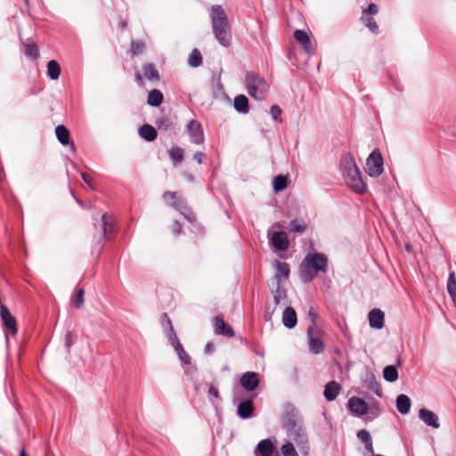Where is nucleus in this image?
Masks as SVG:
<instances>
[{
    "label": "nucleus",
    "mask_w": 456,
    "mask_h": 456,
    "mask_svg": "<svg viewBox=\"0 0 456 456\" xmlns=\"http://www.w3.org/2000/svg\"><path fill=\"white\" fill-rule=\"evenodd\" d=\"M211 23L215 38L222 46L229 47L232 39L231 28L226 12L219 4L211 8Z\"/></svg>",
    "instance_id": "nucleus-1"
},
{
    "label": "nucleus",
    "mask_w": 456,
    "mask_h": 456,
    "mask_svg": "<svg viewBox=\"0 0 456 456\" xmlns=\"http://www.w3.org/2000/svg\"><path fill=\"white\" fill-rule=\"evenodd\" d=\"M340 170L346 184L357 193H364L367 185L351 154H345L340 160Z\"/></svg>",
    "instance_id": "nucleus-2"
},
{
    "label": "nucleus",
    "mask_w": 456,
    "mask_h": 456,
    "mask_svg": "<svg viewBox=\"0 0 456 456\" xmlns=\"http://www.w3.org/2000/svg\"><path fill=\"white\" fill-rule=\"evenodd\" d=\"M328 258L322 253H308L302 261L299 273L300 279L305 283L314 280L317 273H327Z\"/></svg>",
    "instance_id": "nucleus-3"
},
{
    "label": "nucleus",
    "mask_w": 456,
    "mask_h": 456,
    "mask_svg": "<svg viewBox=\"0 0 456 456\" xmlns=\"http://www.w3.org/2000/svg\"><path fill=\"white\" fill-rule=\"evenodd\" d=\"M245 83L248 94L256 101H263L266 98L269 85L258 74L248 71L245 77Z\"/></svg>",
    "instance_id": "nucleus-4"
},
{
    "label": "nucleus",
    "mask_w": 456,
    "mask_h": 456,
    "mask_svg": "<svg viewBox=\"0 0 456 456\" xmlns=\"http://www.w3.org/2000/svg\"><path fill=\"white\" fill-rule=\"evenodd\" d=\"M283 428L287 433L295 429L303 424V419L299 415L298 411L291 404L285 406L284 413L282 416Z\"/></svg>",
    "instance_id": "nucleus-5"
},
{
    "label": "nucleus",
    "mask_w": 456,
    "mask_h": 456,
    "mask_svg": "<svg viewBox=\"0 0 456 456\" xmlns=\"http://www.w3.org/2000/svg\"><path fill=\"white\" fill-rule=\"evenodd\" d=\"M366 170L370 176L378 177L383 172V158L379 150H374L366 160Z\"/></svg>",
    "instance_id": "nucleus-6"
},
{
    "label": "nucleus",
    "mask_w": 456,
    "mask_h": 456,
    "mask_svg": "<svg viewBox=\"0 0 456 456\" xmlns=\"http://www.w3.org/2000/svg\"><path fill=\"white\" fill-rule=\"evenodd\" d=\"M288 436L295 441L299 451L303 455H307L309 452V441L308 436L303 424L295 429L289 431Z\"/></svg>",
    "instance_id": "nucleus-7"
},
{
    "label": "nucleus",
    "mask_w": 456,
    "mask_h": 456,
    "mask_svg": "<svg viewBox=\"0 0 456 456\" xmlns=\"http://www.w3.org/2000/svg\"><path fill=\"white\" fill-rule=\"evenodd\" d=\"M0 318L4 328L12 335L17 334V322L5 305H0Z\"/></svg>",
    "instance_id": "nucleus-8"
},
{
    "label": "nucleus",
    "mask_w": 456,
    "mask_h": 456,
    "mask_svg": "<svg viewBox=\"0 0 456 456\" xmlns=\"http://www.w3.org/2000/svg\"><path fill=\"white\" fill-rule=\"evenodd\" d=\"M173 208L177 209L181 215L191 224L196 222V216L187 205L173 192Z\"/></svg>",
    "instance_id": "nucleus-9"
},
{
    "label": "nucleus",
    "mask_w": 456,
    "mask_h": 456,
    "mask_svg": "<svg viewBox=\"0 0 456 456\" xmlns=\"http://www.w3.org/2000/svg\"><path fill=\"white\" fill-rule=\"evenodd\" d=\"M187 131L191 142L196 144H201L204 142L203 130L201 125L199 122L195 120H191L187 124Z\"/></svg>",
    "instance_id": "nucleus-10"
},
{
    "label": "nucleus",
    "mask_w": 456,
    "mask_h": 456,
    "mask_svg": "<svg viewBox=\"0 0 456 456\" xmlns=\"http://www.w3.org/2000/svg\"><path fill=\"white\" fill-rule=\"evenodd\" d=\"M349 410L358 417L367 414L369 411L368 403L362 398L352 397L348 400Z\"/></svg>",
    "instance_id": "nucleus-11"
},
{
    "label": "nucleus",
    "mask_w": 456,
    "mask_h": 456,
    "mask_svg": "<svg viewBox=\"0 0 456 456\" xmlns=\"http://www.w3.org/2000/svg\"><path fill=\"white\" fill-rule=\"evenodd\" d=\"M240 383L247 391H254L259 385L258 374L252 371L246 372L241 376Z\"/></svg>",
    "instance_id": "nucleus-12"
},
{
    "label": "nucleus",
    "mask_w": 456,
    "mask_h": 456,
    "mask_svg": "<svg viewBox=\"0 0 456 456\" xmlns=\"http://www.w3.org/2000/svg\"><path fill=\"white\" fill-rule=\"evenodd\" d=\"M55 134L59 142L64 146H69L71 151H76L75 143L70 140V134L64 125H58L55 128Z\"/></svg>",
    "instance_id": "nucleus-13"
},
{
    "label": "nucleus",
    "mask_w": 456,
    "mask_h": 456,
    "mask_svg": "<svg viewBox=\"0 0 456 456\" xmlns=\"http://www.w3.org/2000/svg\"><path fill=\"white\" fill-rule=\"evenodd\" d=\"M254 403L252 399L243 400L240 402L237 407V414L242 419H248L253 417Z\"/></svg>",
    "instance_id": "nucleus-14"
},
{
    "label": "nucleus",
    "mask_w": 456,
    "mask_h": 456,
    "mask_svg": "<svg viewBox=\"0 0 456 456\" xmlns=\"http://www.w3.org/2000/svg\"><path fill=\"white\" fill-rule=\"evenodd\" d=\"M368 319L371 328L380 330L384 327L385 314L380 309H372L368 314Z\"/></svg>",
    "instance_id": "nucleus-15"
},
{
    "label": "nucleus",
    "mask_w": 456,
    "mask_h": 456,
    "mask_svg": "<svg viewBox=\"0 0 456 456\" xmlns=\"http://www.w3.org/2000/svg\"><path fill=\"white\" fill-rule=\"evenodd\" d=\"M272 245L278 250H286L289 242L285 232H274L271 236Z\"/></svg>",
    "instance_id": "nucleus-16"
},
{
    "label": "nucleus",
    "mask_w": 456,
    "mask_h": 456,
    "mask_svg": "<svg viewBox=\"0 0 456 456\" xmlns=\"http://www.w3.org/2000/svg\"><path fill=\"white\" fill-rule=\"evenodd\" d=\"M214 322L216 334L222 335L227 338L234 337V331L232 328L229 324L225 323L222 317H215Z\"/></svg>",
    "instance_id": "nucleus-17"
},
{
    "label": "nucleus",
    "mask_w": 456,
    "mask_h": 456,
    "mask_svg": "<svg viewBox=\"0 0 456 456\" xmlns=\"http://www.w3.org/2000/svg\"><path fill=\"white\" fill-rule=\"evenodd\" d=\"M419 417L426 425L429 427L434 428H438L440 427L437 415L430 410L425 408L420 409L419 411Z\"/></svg>",
    "instance_id": "nucleus-18"
},
{
    "label": "nucleus",
    "mask_w": 456,
    "mask_h": 456,
    "mask_svg": "<svg viewBox=\"0 0 456 456\" xmlns=\"http://www.w3.org/2000/svg\"><path fill=\"white\" fill-rule=\"evenodd\" d=\"M294 38L304 47L305 51L307 53H314L311 39L305 31L301 29H296L294 31Z\"/></svg>",
    "instance_id": "nucleus-19"
},
{
    "label": "nucleus",
    "mask_w": 456,
    "mask_h": 456,
    "mask_svg": "<svg viewBox=\"0 0 456 456\" xmlns=\"http://www.w3.org/2000/svg\"><path fill=\"white\" fill-rule=\"evenodd\" d=\"M342 387L337 381H330L325 385L323 395L325 399L331 402L339 395Z\"/></svg>",
    "instance_id": "nucleus-20"
},
{
    "label": "nucleus",
    "mask_w": 456,
    "mask_h": 456,
    "mask_svg": "<svg viewBox=\"0 0 456 456\" xmlns=\"http://www.w3.org/2000/svg\"><path fill=\"white\" fill-rule=\"evenodd\" d=\"M143 77L152 82L156 83L160 80V75L156 66L151 62H146L142 65Z\"/></svg>",
    "instance_id": "nucleus-21"
},
{
    "label": "nucleus",
    "mask_w": 456,
    "mask_h": 456,
    "mask_svg": "<svg viewBox=\"0 0 456 456\" xmlns=\"http://www.w3.org/2000/svg\"><path fill=\"white\" fill-rule=\"evenodd\" d=\"M274 265L276 268V273L273 279V282H280L281 281V279H288L289 275V266L285 262H281L276 260L274 262Z\"/></svg>",
    "instance_id": "nucleus-22"
},
{
    "label": "nucleus",
    "mask_w": 456,
    "mask_h": 456,
    "mask_svg": "<svg viewBox=\"0 0 456 456\" xmlns=\"http://www.w3.org/2000/svg\"><path fill=\"white\" fill-rule=\"evenodd\" d=\"M274 451V444L270 439L261 440L256 449L255 453L262 456H272Z\"/></svg>",
    "instance_id": "nucleus-23"
},
{
    "label": "nucleus",
    "mask_w": 456,
    "mask_h": 456,
    "mask_svg": "<svg viewBox=\"0 0 456 456\" xmlns=\"http://www.w3.org/2000/svg\"><path fill=\"white\" fill-rule=\"evenodd\" d=\"M297 318L294 308L288 306L282 313V323L285 327L292 329L297 325Z\"/></svg>",
    "instance_id": "nucleus-24"
},
{
    "label": "nucleus",
    "mask_w": 456,
    "mask_h": 456,
    "mask_svg": "<svg viewBox=\"0 0 456 456\" xmlns=\"http://www.w3.org/2000/svg\"><path fill=\"white\" fill-rule=\"evenodd\" d=\"M102 224L103 229L102 236L109 240L110 237L114 233L115 223L111 216L107 213L102 216Z\"/></svg>",
    "instance_id": "nucleus-25"
},
{
    "label": "nucleus",
    "mask_w": 456,
    "mask_h": 456,
    "mask_svg": "<svg viewBox=\"0 0 456 456\" xmlns=\"http://www.w3.org/2000/svg\"><path fill=\"white\" fill-rule=\"evenodd\" d=\"M173 346L176 352L179 359L183 364L189 365L191 363L190 355L185 352L183 346L179 342L177 337L173 333Z\"/></svg>",
    "instance_id": "nucleus-26"
},
{
    "label": "nucleus",
    "mask_w": 456,
    "mask_h": 456,
    "mask_svg": "<svg viewBox=\"0 0 456 456\" xmlns=\"http://www.w3.org/2000/svg\"><path fill=\"white\" fill-rule=\"evenodd\" d=\"M270 288L273 297V301L276 305H279L282 300H284L287 297L286 289L281 285L280 282L272 281Z\"/></svg>",
    "instance_id": "nucleus-27"
},
{
    "label": "nucleus",
    "mask_w": 456,
    "mask_h": 456,
    "mask_svg": "<svg viewBox=\"0 0 456 456\" xmlns=\"http://www.w3.org/2000/svg\"><path fill=\"white\" fill-rule=\"evenodd\" d=\"M139 135L147 142H153L158 135L157 130L151 125L144 124L138 130Z\"/></svg>",
    "instance_id": "nucleus-28"
},
{
    "label": "nucleus",
    "mask_w": 456,
    "mask_h": 456,
    "mask_svg": "<svg viewBox=\"0 0 456 456\" xmlns=\"http://www.w3.org/2000/svg\"><path fill=\"white\" fill-rule=\"evenodd\" d=\"M23 53L26 57L31 60H37L39 57L37 45L33 39L28 38L27 42L23 43Z\"/></svg>",
    "instance_id": "nucleus-29"
},
{
    "label": "nucleus",
    "mask_w": 456,
    "mask_h": 456,
    "mask_svg": "<svg viewBox=\"0 0 456 456\" xmlns=\"http://www.w3.org/2000/svg\"><path fill=\"white\" fill-rule=\"evenodd\" d=\"M357 438L364 444L365 450L370 454L374 455V448H373V443L372 438L369 433V431L365 429L359 430L357 432Z\"/></svg>",
    "instance_id": "nucleus-30"
},
{
    "label": "nucleus",
    "mask_w": 456,
    "mask_h": 456,
    "mask_svg": "<svg viewBox=\"0 0 456 456\" xmlns=\"http://www.w3.org/2000/svg\"><path fill=\"white\" fill-rule=\"evenodd\" d=\"M311 330L309 327L307 330L310 351L314 354H320L324 350V344L320 338L313 337Z\"/></svg>",
    "instance_id": "nucleus-31"
},
{
    "label": "nucleus",
    "mask_w": 456,
    "mask_h": 456,
    "mask_svg": "<svg viewBox=\"0 0 456 456\" xmlns=\"http://www.w3.org/2000/svg\"><path fill=\"white\" fill-rule=\"evenodd\" d=\"M411 399L408 395L401 394L396 398V408L402 414H407L411 409Z\"/></svg>",
    "instance_id": "nucleus-32"
},
{
    "label": "nucleus",
    "mask_w": 456,
    "mask_h": 456,
    "mask_svg": "<svg viewBox=\"0 0 456 456\" xmlns=\"http://www.w3.org/2000/svg\"><path fill=\"white\" fill-rule=\"evenodd\" d=\"M164 96L161 91L152 89L149 92L147 97V104L151 107H159L163 102Z\"/></svg>",
    "instance_id": "nucleus-33"
},
{
    "label": "nucleus",
    "mask_w": 456,
    "mask_h": 456,
    "mask_svg": "<svg viewBox=\"0 0 456 456\" xmlns=\"http://www.w3.org/2000/svg\"><path fill=\"white\" fill-rule=\"evenodd\" d=\"M233 106L239 113L246 114L249 111L248 100L243 94H240L234 98Z\"/></svg>",
    "instance_id": "nucleus-34"
},
{
    "label": "nucleus",
    "mask_w": 456,
    "mask_h": 456,
    "mask_svg": "<svg viewBox=\"0 0 456 456\" xmlns=\"http://www.w3.org/2000/svg\"><path fill=\"white\" fill-rule=\"evenodd\" d=\"M47 75L52 80H56L61 75V66L55 60H51L47 63Z\"/></svg>",
    "instance_id": "nucleus-35"
},
{
    "label": "nucleus",
    "mask_w": 456,
    "mask_h": 456,
    "mask_svg": "<svg viewBox=\"0 0 456 456\" xmlns=\"http://www.w3.org/2000/svg\"><path fill=\"white\" fill-rule=\"evenodd\" d=\"M383 377L388 382H395L398 379V371L395 366L387 365L383 370Z\"/></svg>",
    "instance_id": "nucleus-36"
},
{
    "label": "nucleus",
    "mask_w": 456,
    "mask_h": 456,
    "mask_svg": "<svg viewBox=\"0 0 456 456\" xmlns=\"http://www.w3.org/2000/svg\"><path fill=\"white\" fill-rule=\"evenodd\" d=\"M145 50V44L142 40H135L131 42V48L129 54L133 58L134 56L142 54Z\"/></svg>",
    "instance_id": "nucleus-37"
},
{
    "label": "nucleus",
    "mask_w": 456,
    "mask_h": 456,
    "mask_svg": "<svg viewBox=\"0 0 456 456\" xmlns=\"http://www.w3.org/2000/svg\"><path fill=\"white\" fill-rule=\"evenodd\" d=\"M307 228V224L303 219H294L289 224V231L297 233H303Z\"/></svg>",
    "instance_id": "nucleus-38"
},
{
    "label": "nucleus",
    "mask_w": 456,
    "mask_h": 456,
    "mask_svg": "<svg viewBox=\"0 0 456 456\" xmlns=\"http://www.w3.org/2000/svg\"><path fill=\"white\" fill-rule=\"evenodd\" d=\"M447 290L456 305V277L454 272L449 274L447 281Z\"/></svg>",
    "instance_id": "nucleus-39"
},
{
    "label": "nucleus",
    "mask_w": 456,
    "mask_h": 456,
    "mask_svg": "<svg viewBox=\"0 0 456 456\" xmlns=\"http://www.w3.org/2000/svg\"><path fill=\"white\" fill-rule=\"evenodd\" d=\"M85 290L83 288H76L75 296L71 297V304L77 309L81 308L84 304Z\"/></svg>",
    "instance_id": "nucleus-40"
},
{
    "label": "nucleus",
    "mask_w": 456,
    "mask_h": 456,
    "mask_svg": "<svg viewBox=\"0 0 456 456\" xmlns=\"http://www.w3.org/2000/svg\"><path fill=\"white\" fill-rule=\"evenodd\" d=\"M188 63L192 68H197L202 64V56L198 49H193L188 59Z\"/></svg>",
    "instance_id": "nucleus-41"
},
{
    "label": "nucleus",
    "mask_w": 456,
    "mask_h": 456,
    "mask_svg": "<svg viewBox=\"0 0 456 456\" xmlns=\"http://www.w3.org/2000/svg\"><path fill=\"white\" fill-rule=\"evenodd\" d=\"M160 322L164 328L166 337L171 341V320L167 313L161 314Z\"/></svg>",
    "instance_id": "nucleus-42"
},
{
    "label": "nucleus",
    "mask_w": 456,
    "mask_h": 456,
    "mask_svg": "<svg viewBox=\"0 0 456 456\" xmlns=\"http://www.w3.org/2000/svg\"><path fill=\"white\" fill-rule=\"evenodd\" d=\"M273 187L275 191H281L287 187V179L285 176L279 175L273 178Z\"/></svg>",
    "instance_id": "nucleus-43"
},
{
    "label": "nucleus",
    "mask_w": 456,
    "mask_h": 456,
    "mask_svg": "<svg viewBox=\"0 0 456 456\" xmlns=\"http://www.w3.org/2000/svg\"><path fill=\"white\" fill-rule=\"evenodd\" d=\"M361 20L365 27L368 28L372 33H378L379 26L374 18L362 15Z\"/></svg>",
    "instance_id": "nucleus-44"
},
{
    "label": "nucleus",
    "mask_w": 456,
    "mask_h": 456,
    "mask_svg": "<svg viewBox=\"0 0 456 456\" xmlns=\"http://www.w3.org/2000/svg\"><path fill=\"white\" fill-rule=\"evenodd\" d=\"M283 456H298L294 445L290 442H287L281 448Z\"/></svg>",
    "instance_id": "nucleus-45"
},
{
    "label": "nucleus",
    "mask_w": 456,
    "mask_h": 456,
    "mask_svg": "<svg viewBox=\"0 0 456 456\" xmlns=\"http://www.w3.org/2000/svg\"><path fill=\"white\" fill-rule=\"evenodd\" d=\"M75 341L76 336H74L70 331H67L64 337V345L69 354H70V348L74 345Z\"/></svg>",
    "instance_id": "nucleus-46"
},
{
    "label": "nucleus",
    "mask_w": 456,
    "mask_h": 456,
    "mask_svg": "<svg viewBox=\"0 0 456 456\" xmlns=\"http://www.w3.org/2000/svg\"><path fill=\"white\" fill-rule=\"evenodd\" d=\"M184 151L180 147H173V162L181 163L183 160Z\"/></svg>",
    "instance_id": "nucleus-47"
},
{
    "label": "nucleus",
    "mask_w": 456,
    "mask_h": 456,
    "mask_svg": "<svg viewBox=\"0 0 456 456\" xmlns=\"http://www.w3.org/2000/svg\"><path fill=\"white\" fill-rule=\"evenodd\" d=\"M369 388L372 390L377 395L381 396L382 390L379 384L377 382L375 377L372 375L369 383Z\"/></svg>",
    "instance_id": "nucleus-48"
},
{
    "label": "nucleus",
    "mask_w": 456,
    "mask_h": 456,
    "mask_svg": "<svg viewBox=\"0 0 456 456\" xmlns=\"http://www.w3.org/2000/svg\"><path fill=\"white\" fill-rule=\"evenodd\" d=\"M157 127L159 131H167L169 127L168 118H162L156 121Z\"/></svg>",
    "instance_id": "nucleus-49"
},
{
    "label": "nucleus",
    "mask_w": 456,
    "mask_h": 456,
    "mask_svg": "<svg viewBox=\"0 0 456 456\" xmlns=\"http://www.w3.org/2000/svg\"><path fill=\"white\" fill-rule=\"evenodd\" d=\"M378 12H379L378 5L376 4L371 3L369 4L368 8L362 12V15H364V16L369 15V14L375 15L378 13Z\"/></svg>",
    "instance_id": "nucleus-50"
},
{
    "label": "nucleus",
    "mask_w": 456,
    "mask_h": 456,
    "mask_svg": "<svg viewBox=\"0 0 456 456\" xmlns=\"http://www.w3.org/2000/svg\"><path fill=\"white\" fill-rule=\"evenodd\" d=\"M270 113L274 120H278L281 114V110L279 106L273 105L271 107Z\"/></svg>",
    "instance_id": "nucleus-51"
},
{
    "label": "nucleus",
    "mask_w": 456,
    "mask_h": 456,
    "mask_svg": "<svg viewBox=\"0 0 456 456\" xmlns=\"http://www.w3.org/2000/svg\"><path fill=\"white\" fill-rule=\"evenodd\" d=\"M80 176L88 186L93 187V180L88 174L81 172Z\"/></svg>",
    "instance_id": "nucleus-52"
},
{
    "label": "nucleus",
    "mask_w": 456,
    "mask_h": 456,
    "mask_svg": "<svg viewBox=\"0 0 456 456\" xmlns=\"http://www.w3.org/2000/svg\"><path fill=\"white\" fill-rule=\"evenodd\" d=\"M134 78L139 86H143V83H144L143 77L142 76V74L139 71L135 72Z\"/></svg>",
    "instance_id": "nucleus-53"
},
{
    "label": "nucleus",
    "mask_w": 456,
    "mask_h": 456,
    "mask_svg": "<svg viewBox=\"0 0 456 456\" xmlns=\"http://www.w3.org/2000/svg\"><path fill=\"white\" fill-rule=\"evenodd\" d=\"M173 232L176 234H180L182 232V225L177 220L173 223Z\"/></svg>",
    "instance_id": "nucleus-54"
},
{
    "label": "nucleus",
    "mask_w": 456,
    "mask_h": 456,
    "mask_svg": "<svg viewBox=\"0 0 456 456\" xmlns=\"http://www.w3.org/2000/svg\"><path fill=\"white\" fill-rule=\"evenodd\" d=\"M208 395L210 396H213L216 399H219V393H218V389L216 387H215L214 386H211L208 389Z\"/></svg>",
    "instance_id": "nucleus-55"
},
{
    "label": "nucleus",
    "mask_w": 456,
    "mask_h": 456,
    "mask_svg": "<svg viewBox=\"0 0 456 456\" xmlns=\"http://www.w3.org/2000/svg\"><path fill=\"white\" fill-rule=\"evenodd\" d=\"M203 157H205V154L203 152L197 151L193 155V159L196 160L199 164H201Z\"/></svg>",
    "instance_id": "nucleus-56"
},
{
    "label": "nucleus",
    "mask_w": 456,
    "mask_h": 456,
    "mask_svg": "<svg viewBox=\"0 0 456 456\" xmlns=\"http://www.w3.org/2000/svg\"><path fill=\"white\" fill-rule=\"evenodd\" d=\"M214 350H215L214 344L212 342L207 343V345L205 346V353L211 354L214 352Z\"/></svg>",
    "instance_id": "nucleus-57"
},
{
    "label": "nucleus",
    "mask_w": 456,
    "mask_h": 456,
    "mask_svg": "<svg viewBox=\"0 0 456 456\" xmlns=\"http://www.w3.org/2000/svg\"><path fill=\"white\" fill-rule=\"evenodd\" d=\"M309 316L312 318L313 324H314V320L317 317V314L314 313V308L311 307L308 312Z\"/></svg>",
    "instance_id": "nucleus-58"
},
{
    "label": "nucleus",
    "mask_w": 456,
    "mask_h": 456,
    "mask_svg": "<svg viewBox=\"0 0 456 456\" xmlns=\"http://www.w3.org/2000/svg\"><path fill=\"white\" fill-rule=\"evenodd\" d=\"M183 176H184V178H185L188 182H191H191H193V180H194L193 175H192L191 174H190V173H186V172H185V173H183Z\"/></svg>",
    "instance_id": "nucleus-59"
},
{
    "label": "nucleus",
    "mask_w": 456,
    "mask_h": 456,
    "mask_svg": "<svg viewBox=\"0 0 456 456\" xmlns=\"http://www.w3.org/2000/svg\"><path fill=\"white\" fill-rule=\"evenodd\" d=\"M4 179H5V174H4V168L1 167H0V183L4 182Z\"/></svg>",
    "instance_id": "nucleus-60"
},
{
    "label": "nucleus",
    "mask_w": 456,
    "mask_h": 456,
    "mask_svg": "<svg viewBox=\"0 0 456 456\" xmlns=\"http://www.w3.org/2000/svg\"><path fill=\"white\" fill-rule=\"evenodd\" d=\"M119 27L122 28V29H125L126 27H127V21L126 20H121L119 22Z\"/></svg>",
    "instance_id": "nucleus-61"
},
{
    "label": "nucleus",
    "mask_w": 456,
    "mask_h": 456,
    "mask_svg": "<svg viewBox=\"0 0 456 456\" xmlns=\"http://www.w3.org/2000/svg\"><path fill=\"white\" fill-rule=\"evenodd\" d=\"M168 197L171 198V192L170 191H165L163 194V198L166 201H167Z\"/></svg>",
    "instance_id": "nucleus-62"
},
{
    "label": "nucleus",
    "mask_w": 456,
    "mask_h": 456,
    "mask_svg": "<svg viewBox=\"0 0 456 456\" xmlns=\"http://www.w3.org/2000/svg\"><path fill=\"white\" fill-rule=\"evenodd\" d=\"M70 192H71L72 196L74 197V199L76 200V201H77L79 205L83 206V204H84V203H83V201H82L81 200H79V199H77V198H76V197H75L73 191H71V190H70Z\"/></svg>",
    "instance_id": "nucleus-63"
},
{
    "label": "nucleus",
    "mask_w": 456,
    "mask_h": 456,
    "mask_svg": "<svg viewBox=\"0 0 456 456\" xmlns=\"http://www.w3.org/2000/svg\"><path fill=\"white\" fill-rule=\"evenodd\" d=\"M19 456H28V454L26 453L25 450H24V449H22V450L20 452Z\"/></svg>",
    "instance_id": "nucleus-64"
}]
</instances>
